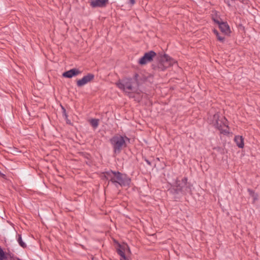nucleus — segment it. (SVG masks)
<instances>
[{
  "instance_id": "f257e3e1",
  "label": "nucleus",
  "mask_w": 260,
  "mask_h": 260,
  "mask_svg": "<svg viewBox=\"0 0 260 260\" xmlns=\"http://www.w3.org/2000/svg\"><path fill=\"white\" fill-rule=\"evenodd\" d=\"M105 178L114 183L115 185L119 184L121 186H128L131 183V179L125 174L119 172L109 171L104 173Z\"/></svg>"
},
{
  "instance_id": "f03ea898",
  "label": "nucleus",
  "mask_w": 260,
  "mask_h": 260,
  "mask_svg": "<svg viewBox=\"0 0 260 260\" xmlns=\"http://www.w3.org/2000/svg\"><path fill=\"white\" fill-rule=\"evenodd\" d=\"M169 190L173 194H178L180 193L185 194L190 191V187L187 185V178H183L181 181L176 180L173 187L171 188Z\"/></svg>"
},
{
  "instance_id": "7ed1b4c3",
  "label": "nucleus",
  "mask_w": 260,
  "mask_h": 260,
  "mask_svg": "<svg viewBox=\"0 0 260 260\" xmlns=\"http://www.w3.org/2000/svg\"><path fill=\"white\" fill-rule=\"evenodd\" d=\"M125 140H129L126 137H123L120 135L115 136L110 139L115 153H119L122 148L126 146Z\"/></svg>"
},
{
  "instance_id": "20e7f679",
  "label": "nucleus",
  "mask_w": 260,
  "mask_h": 260,
  "mask_svg": "<svg viewBox=\"0 0 260 260\" xmlns=\"http://www.w3.org/2000/svg\"><path fill=\"white\" fill-rule=\"evenodd\" d=\"M173 63V60L167 55L165 54L162 56L157 66V69L160 71H164Z\"/></svg>"
},
{
  "instance_id": "39448f33",
  "label": "nucleus",
  "mask_w": 260,
  "mask_h": 260,
  "mask_svg": "<svg viewBox=\"0 0 260 260\" xmlns=\"http://www.w3.org/2000/svg\"><path fill=\"white\" fill-rule=\"evenodd\" d=\"M226 121L227 120L224 117H221L219 119V116L218 114L214 115L213 124L219 130H222L224 126H228Z\"/></svg>"
},
{
  "instance_id": "423d86ee",
  "label": "nucleus",
  "mask_w": 260,
  "mask_h": 260,
  "mask_svg": "<svg viewBox=\"0 0 260 260\" xmlns=\"http://www.w3.org/2000/svg\"><path fill=\"white\" fill-rule=\"evenodd\" d=\"M156 55V53L153 51H150L144 54L139 60V63L141 65H144L147 63L151 61L153 58Z\"/></svg>"
},
{
  "instance_id": "0eeeda50",
  "label": "nucleus",
  "mask_w": 260,
  "mask_h": 260,
  "mask_svg": "<svg viewBox=\"0 0 260 260\" xmlns=\"http://www.w3.org/2000/svg\"><path fill=\"white\" fill-rule=\"evenodd\" d=\"M94 78V76L93 74L89 73L82 78L77 80V86L79 87H82L92 81Z\"/></svg>"
},
{
  "instance_id": "6e6552de",
  "label": "nucleus",
  "mask_w": 260,
  "mask_h": 260,
  "mask_svg": "<svg viewBox=\"0 0 260 260\" xmlns=\"http://www.w3.org/2000/svg\"><path fill=\"white\" fill-rule=\"evenodd\" d=\"M116 85L118 88L123 90L125 91H126L127 90L129 91L132 90V83L131 79H127L126 81H125L123 83L119 81L117 83H116Z\"/></svg>"
},
{
  "instance_id": "1a4fd4ad",
  "label": "nucleus",
  "mask_w": 260,
  "mask_h": 260,
  "mask_svg": "<svg viewBox=\"0 0 260 260\" xmlns=\"http://www.w3.org/2000/svg\"><path fill=\"white\" fill-rule=\"evenodd\" d=\"M82 73V71L78 69L74 68L63 73L62 76L64 77L71 78L74 76H77Z\"/></svg>"
},
{
  "instance_id": "9d476101",
  "label": "nucleus",
  "mask_w": 260,
  "mask_h": 260,
  "mask_svg": "<svg viewBox=\"0 0 260 260\" xmlns=\"http://www.w3.org/2000/svg\"><path fill=\"white\" fill-rule=\"evenodd\" d=\"M217 23L219 25V27L220 30L225 34H228L230 32V29L229 25L226 22H219V21H217Z\"/></svg>"
},
{
  "instance_id": "9b49d317",
  "label": "nucleus",
  "mask_w": 260,
  "mask_h": 260,
  "mask_svg": "<svg viewBox=\"0 0 260 260\" xmlns=\"http://www.w3.org/2000/svg\"><path fill=\"white\" fill-rule=\"evenodd\" d=\"M126 248H128V250L129 251V249L128 248L127 245L121 246V245H118V248L117 249V253L121 256V259H126V256L125 255L124 250Z\"/></svg>"
},
{
  "instance_id": "f8f14e48",
  "label": "nucleus",
  "mask_w": 260,
  "mask_h": 260,
  "mask_svg": "<svg viewBox=\"0 0 260 260\" xmlns=\"http://www.w3.org/2000/svg\"><path fill=\"white\" fill-rule=\"evenodd\" d=\"M108 0H95L91 2V5L93 7L105 6Z\"/></svg>"
},
{
  "instance_id": "ddd939ff",
  "label": "nucleus",
  "mask_w": 260,
  "mask_h": 260,
  "mask_svg": "<svg viewBox=\"0 0 260 260\" xmlns=\"http://www.w3.org/2000/svg\"><path fill=\"white\" fill-rule=\"evenodd\" d=\"M235 141L237 145L240 148L244 147V139L242 136H236L235 137Z\"/></svg>"
},
{
  "instance_id": "4468645a",
  "label": "nucleus",
  "mask_w": 260,
  "mask_h": 260,
  "mask_svg": "<svg viewBox=\"0 0 260 260\" xmlns=\"http://www.w3.org/2000/svg\"><path fill=\"white\" fill-rule=\"evenodd\" d=\"M90 124L94 128H96L99 125V120L96 119H92L90 121Z\"/></svg>"
},
{
  "instance_id": "2eb2a0df",
  "label": "nucleus",
  "mask_w": 260,
  "mask_h": 260,
  "mask_svg": "<svg viewBox=\"0 0 260 260\" xmlns=\"http://www.w3.org/2000/svg\"><path fill=\"white\" fill-rule=\"evenodd\" d=\"M18 242L19 245L23 248H25L26 247V245L24 242H23L21 236L20 235H18Z\"/></svg>"
},
{
  "instance_id": "dca6fc26",
  "label": "nucleus",
  "mask_w": 260,
  "mask_h": 260,
  "mask_svg": "<svg viewBox=\"0 0 260 260\" xmlns=\"http://www.w3.org/2000/svg\"><path fill=\"white\" fill-rule=\"evenodd\" d=\"M5 257V253L2 248L0 247V259L2 260Z\"/></svg>"
},
{
  "instance_id": "f3484780",
  "label": "nucleus",
  "mask_w": 260,
  "mask_h": 260,
  "mask_svg": "<svg viewBox=\"0 0 260 260\" xmlns=\"http://www.w3.org/2000/svg\"><path fill=\"white\" fill-rule=\"evenodd\" d=\"M217 37L218 40L221 42H223L224 40V37L223 36H221L219 35H218V36H217Z\"/></svg>"
},
{
  "instance_id": "a211bd4d",
  "label": "nucleus",
  "mask_w": 260,
  "mask_h": 260,
  "mask_svg": "<svg viewBox=\"0 0 260 260\" xmlns=\"http://www.w3.org/2000/svg\"><path fill=\"white\" fill-rule=\"evenodd\" d=\"M248 191L249 192L250 194L252 196V197H254V192L253 191V190L250 189H248Z\"/></svg>"
},
{
  "instance_id": "6ab92c4d",
  "label": "nucleus",
  "mask_w": 260,
  "mask_h": 260,
  "mask_svg": "<svg viewBox=\"0 0 260 260\" xmlns=\"http://www.w3.org/2000/svg\"><path fill=\"white\" fill-rule=\"evenodd\" d=\"M129 2L132 5H134L135 3V0H129Z\"/></svg>"
},
{
  "instance_id": "aec40b11",
  "label": "nucleus",
  "mask_w": 260,
  "mask_h": 260,
  "mask_svg": "<svg viewBox=\"0 0 260 260\" xmlns=\"http://www.w3.org/2000/svg\"><path fill=\"white\" fill-rule=\"evenodd\" d=\"M253 198V200L254 201L257 200V196L256 194H255L254 195V197H252Z\"/></svg>"
},
{
  "instance_id": "412c9836",
  "label": "nucleus",
  "mask_w": 260,
  "mask_h": 260,
  "mask_svg": "<svg viewBox=\"0 0 260 260\" xmlns=\"http://www.w3.org/2000/svg\"><path fill=\"white\" fill-rule=\"evenodd\" d=\"M214 32L216 35V36H218V35H219L218 32L216 30H214Z\"/></svg>"
},
{
  "instance_id": "4be33fe9",
  "label": "nucleus",
  "mask_w": 260,
  "mask_h": 260,
  "mask_svg": "<svg viewBox=\"0 0 260 260\" xmlns=\"http://www.w3.org/2000/svg\"><path fill=\"white\" fill-rule=\"evenodd\" d=\"M214 32L216 35V36H218V35H219L218 32L216 30H214Z\"/></svg>"
},
{
  "instance_id": "5701e85b",
  "label": "nucleus",
  "mask_w": 260,
  "mask_h": 260,
  "mask_svg": "<svg viewBox=\"0 0 260 260\" xmlns=\"http://www.w3.org/2000/svg\"><path fill=\"white\" fill-rule=\"evenodd\" d=\"M62 109H63V112H64V115L66 116V117H67V114H66V110H65L64 108L63 107H62Z\"/></svg>"
},
{
  "instance_id": "b1692460",
  "label": "nucleus",
  "mask_w": 260,
  "mask_h": 260,
  "mask_svg": "<svg viewBox=\"0 0 260 260\" xmlns=\"http://www.w3.org/2000/svg\"><path fill=\"white\" fill-rule=\"evenodd\" d=\"M120 260H128V258L126 257V259H120Z\"/></svg>"
}]
</instances>
